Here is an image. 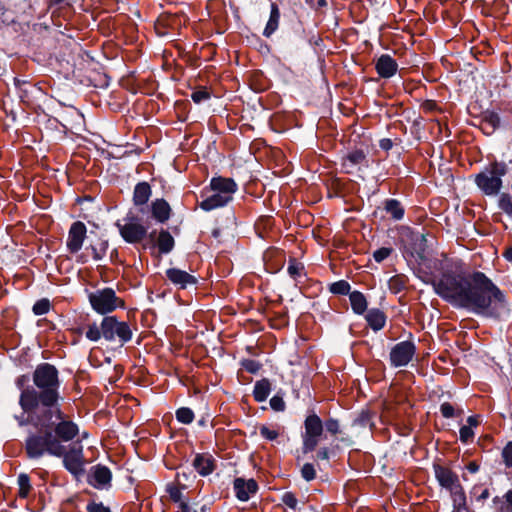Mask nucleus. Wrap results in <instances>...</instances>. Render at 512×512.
I'll use <instances>...</instances> for the list:
<instances>
[{"label":"nucleus","mask_w":512,"mask_h":512,"mask_svg":"<svg viewBox=\"0 0 512 512\" xmlns=\"http://www.w3.org/2000/svg\"><path fill=\"white\" fill-rule=\"evenodd\" d=\"M468 427L473 428L477 427L480 424L478 415H471L467 418Z\"/></svg>","instance_id":"obj_64"},{"label":"nucleus","mask_w":512,"mask_h":512,"mask_svg":"<svg viewBox=\"0 0 512 512\" xmlns=\"http://www.w3.org/2000/svg\"><path fill=\"white\" fill-rule=\"evenodd\" d=\"M232 200L233 196H224L217 192H213L212 195L204 198L198 205L202 210L209 212L214 209L226 206Z\"/></svg>","instance_id":"obj_24"},{"label":"nucleus","mask_w":512,"mask_h":512,"mask_svg":"<svg viewBox=\"0 0 512 512\" xmlns=\"http://www.w3.org/2000/svg\"><path fill=\"white\" fill-rule=\"evenodd\" d=\"M175 417L178 422L189 425L194 421L195 415L191 408L180 407L175 411Z\"/></svg>","instance_id":"obj_38"},{"label":"nucleus","mask_w":512,"mask_h":512,"mask_svg":"<svg viewBox=\"0 0 512 512\" xmlns=\"http://www.w3.org/2000/svg\"><path fill=\"white\" fill-rule=\"evenodd\" d=\"M87 512H111L110 508L105 506L102 502L90 501L86 506Z\"/></svg>","instance_id":"obj_56"},{"label":"nucleus","mask_w":512,"mask_h":512,"mask_svg":"<svg viewBox=\"0 0 512 512\" xmlns=\"http://www.w3.org/2000/svg\"><path fill=\"white\" fill-rule=\"evenodd\" d=\"M305 267L301 262H298L295 258L291 257L288 262L287 272L291 278L297 280L302 275H305Z\"/></svg>","instance_id":"obj_37"},{"label":"nucleus","mask_w":512,"mask_h":512,"mask_svg":"<svg viewBox=\"0 0 512 512\" xmlns=\"http://www.w3.org/2000/svg\"><path fill=\"white\" fill-rule=\"evenodd\" d=\"M276 320L279 322V325L276 326V325L272 324L271 326L273 328H280L281 326L288 325L287 311H285L283 313H277L276 314Z\"/></svg>","instance_id":"obj_58"},{"label":"nucleus","mask_w":512,"mask_h":512,"mask_svg":"<svg viewBox=\"0 0 512 512\" xmlns=\"http://www.w3.org/2000/svg\"><path fill=\"white\" fill-rule=\"evenodd\" d=\"M260 435L269 441H273L278 438L279 433L276 430H272V429L268 428L267 426L262 425L260 427Z\"/></svg>","instance_id":"obj_57"},{"label":"nucleus","mask_w":512,"mask_h":512,"mask_svg":"<svg viewBox=\"0 0 512 512\" xmlns=\"http://www.w3.org/2000/svg\"><path fill=\"white\" fill-rule=\"evenodd\" d=\"M87 235L86 225L82 221H75L71 224L66 241L67 250L71 254L79 252Z\"/></svg>","instance_id":"obj_13"},{"label":"nucleus","mask_w":512,"mask_h":512,"mask_svg":"<svg viewBox=\"0 0 512 512\" xmlns=\"http://www.w3.org/2000/svg\"><path fill=\"white\" fill-rule=\"evenodd\" d=\"M367 325L375 332L380 331L386 325L387 316L379 308H371L365 314Z\"/></svg>","instance_id":"obj_25"},{"label":"nucleus","mask_w":512,"mask_h":512,"mask_svg":"<svg viewBox=\"0 0 512 512\" xmlns=\"http://www.w3.org/2000/svg\"><path fill=\"white\" fill-rule=\"evenodd\" d=\"M349 300L352 311L356 315H364L368 310V301L366 296L358 290H354L349 294Z\"/></svg>","instance_id":"obj_26"},{"label":"nucleus","mask_w":512,"mask_h":512,"mask_svg":"<svg viewBox=\"0 0 512 512\" xmlns=\"http://www.w3.org/2000/svg\"><path fill=\"white\" fill-rule=\"evenodd\" d=\"M233 489L235 496L240 501H248L250 497L257 493L259 486L255 479L250 478L248 480L237 477L233 481Z\"/></svg>","instance_id":"obj_16"},{"label":"nucleus","mask_w":512,"mask_h":512,"mask_svg":"<svg viewBox=\"0 0 512 512\" xmlns=\"http://www.w3.org/2000/svg\"><path fill=\"white\" fill-rule=\"evenodd\" d=\"M360 166L366 168L369 166L367 153L363 149H352L342 157V167L345 169L346 173H352L355 167L360 168Z\"/></svg>","instance_id":"obj_18"},{"label":"nucleus","mask_w":512,"mask_h":512,"mask_svg":"<svg viewBox=\"0 0 512 512\" xmlns=\"http://www.w3.org/2000/svg\"><path fill=\"white\" fill-rule=\"evenodd\" d=\"M126 220L130 222L121 224L119 221L116 222V227L119 230L120 236L123 240L129 244H136L142 242L148 234V229L140 223L134 221L137 220L136 216H130L127 214Z\"/></svg>","instance_id":"obj_9"},{"label":"nucleus","mask_w":512,"mask_h":512,"mask_svg":"<svg viewBox=\"0 0 512 512\" xmlns=\"http://www.w3.org/2000/svg\"><path fill=\"white\" fill-rule=\"evenodd\" d=\"M209 189L224 196H233L238 190V184L233 178L214 176L210 180Z\"/></svg>","instance_id":"obj_19"},{"label":"nucleus","mask_w":512,"mask_h":512,"mask_svg":"<svg viewBox=\"0 0 512 512\" xmlns=\"http://www.w3.org/2000/svg\"><path fill=\"white\" fill-rule=\"evenodd\" d=\"M281 501L294 511L298 509V499L296 498V495L291 491L285 492L281 497Z\"/></svg>","instance_id":"obj_49"},{"label":"nucleus","mask_w":512,"mask_h":512,"mask_svg":"<svg viewBox=\"0 0 512 512\" xmlns=\"http://www.w3.org/2000/svg\"><path fill=\"white\" fill-rule=\"evenodd\" d=\"M304 432L302 433V452H313L318 446L324 433V422L314 410L309 411L304 419Z\"/></svg>","instance_id":"obj_7"},{"label":"nucleus","mask_w":512,"mask_h":512,"mask_svg":"<svg viewBox=\"0 0 512 512\" xmlns=\"http://www.w3.org/2000/svg\"><path fill=\"white\" fill-rule=\"evenodd\" d=\"M384 210L387 214H389L394 220H401L404 217L405 209L401 202L394 198H389L384 201Z\"/></svg>","instance_id":"obj_30"},{"label":"nucleus","mask_w":512,"mask_h":512,"mask_svg":"<svg viewBox=\"0 0 512 512\" xmlns=\"http://www.w3.org/2000/svg\"><path fill=\"white\" fill-rule=\"evenodd\" d=\"M182 488H186L185 485H182ZM167 492L169 494V497L170 499L175 502V503H178V505L180 504V502H184L182 500V492H181V487H178V486H168L167 487Z\"/></svg>","instance_id":"obj_52"},{"label":"nucleus","mask_w":512,"mask_h":512,"mask_svg":"<svg viewBox=\"0 0 512 512\" xmlns=\"http://www.w3.org/2000/svg\"><path fill=\"white\" fill-rule=\"evenodd\" d=\"M498 207L512 218V197L509 193H502L498 199Z\"/></svg>","instance_id":"obj_40"},{"label":"nucleus","mask_w":512,"mask_h":512,"mask_svg":"<svg viewBox=\"0 0 512 512\" xmlns=\"http://www.w3.org/2000/svg\"><path fill=\"white\" fill-rule=\"evenodd\" d=\"M393 145L394 142L390 138H382L379 140V147L385 152L390 151Z\"/></svg>","instance_id":"obj_60"},{"label":"nucleus","mask_w":512,"mask_h":512,"mask_svg":"<svg viewBox=\"0 0 512 512\" xmlns=\"http://www.w3.org/2000/svg\"><path fill=\"white\" fill-rule=\"evenodd\" d=\"M41 413H42V409L38 408L37 410H35L33 412H24L22 410V413L20 415L14 416L15 420L17 421V423L20 427L31 424L37 428V431H30L25 439L24 451H25L26 456H27V443H28L29 438L32 435L41 434L46 430L53 431L57 422H59V420H55V418H51L48 422L43 423L41 420H39Z\"/></svg>","instance_id":"obj_8"},{"label":"nucleus","mask_w":512,"mask_h":512,"mask_svg":"<svg viewBox=\"0 0 512 512\" xmlns=\"http://www.w3.org/2000/svg\"><path fill=\"white\" fill-rule=\"evenodd\" d=\"M13 82L16 90H19L21 87H30L29 81L20 79L18 77H14Z\"/></svg>","instance_id":"obj_62"},{"label":"nucleus","mask_w":512,"mask_h":512,"mask_svg":"<svg viewBox=\"0 0 512 512\" xmlns=\"http://www.w3.org/2000/svg\"><path fill=\"white\" fill-rule=\"evenodd\" d=\"M29 374H22L15 379V385L20 390L18 404L24 412H33L38 409V403H35L28 392V389L35 388V385H30Z\"/></svg>","instance_id":"obj_11"},{"label":"nucleus","mask_w":512,"mask_h":512,"mask_svg":"<svg viewBox=\"0 0 512 512\" xmlns=\"http://www.w3.org/2000/svg\"><path fill=\"white\" fill-rule=\"evenodd\" d=\"M440 278L421 277L433 287L435 294L454 307L466 309L476 315L492 319L509 316L505 293L484 273L464 271L460 261L437 260Z\"/></svg>","instance_id":"obj_1"},{"label":"nucleus","mask_w":512,"mask_h":512,"mask_svg":"<svg viewBox=\"0 0 512 512\" xmlns=\"http://www.w3.org/2000/svg\"><path fill=\"white\" fill-rule=\"evenodd\" d=\"M109 247L107 239L99 238L96 243H90L86 249H90L93 259L99 261L104 258Z\"/></svg>","instance_id":"obj_32"},{"label":"nucleus","mask_w":512,"mask_h":512,"mask_svg":"<svg viewBox=\"0 0 512 512\" xmlns=\"http://www.w3.org/2000/svg\"><path fill=\"white\" fill-rule=\"evenodd\" d=\"M433 471L439 485L449 492L453 491L454 488H457V486L461 484L459 476L446 466L433 463Z\"/></svg>","instance_id":"obj_15"},{"label":"nucleus","mask_w":512,"mask_h":512,"mask_svg":"<svg viewBox=\"0 0 512 512\" xmlns=\"http://www.w3.org/2000/svg\"><path fill=\"white\" fill-rule=\"evenodd\" d=\"M209 507L204 504L199 509L193 508L188 502H180L177 512H208Z\"/></svg>","instance_id":"obj_54"},{"label":"nucleus","mask_w":512,"mask_h":512,"mask_svg":"<svg viewBox=\"0 0 512 512\" xmlns=\"http://www.w3.org/2000/svg\"><path fill=\"white\" fill-rule=\"evenodd\" d=\"M301 477L307 481L310 482L316 478V469L314 464L312 463H305L301 468Z\"/></svg>","instance_id":"obj_47"},{"label":"nucleus","mask_w":512,"mask_h":512,"mask_svg":"<svg viewBox=\"0 0 512 512\" xmlns=\"http://www.w3.org/2000/svg\"><path fill=\"white\" fill-rule=\"evenodd\" d=\"M372 418L373 413L369 409H363L353 419L352 426L360 428L373 427L374 423Z\"/></svg>","instance_id":"obj_33"},{"label":"nucleus","mask_w":512,"mask_h":512,"mask_svg":"<svg viewBox=\"0 0 512 512\" xmlns=\"http://www.w3.org/2000/svg\"><path fill=\"white\" fill-rule=\"evenodd\" d=\"M454 507L457 510L466 509V494L463 486L460 484L453 491H450Z\"/></svg>","instance_id":"obj_36"},{"label":"nucleus","mask_w":512,"mask_h":512,"mask_svg":"<svg viewBox=\"0 0 512 512\" xmlns=\"http://www.w3.org/2000/svg\"><path fill=\"white\" fill-rule=\"evenodd\" d=\"M17 482L19 485L18 496L22 499H26L32 490L29 475L26 473H20L18 475Z\"/></svg>","instance_id":"obj_34"},{"label":"nucleus","mask_w":512,"mask_h":512,"mask_svg":"<svg viewBox=\"0 0 512 512\" xmlns=\"http://www.w3.org/2000/svg\"><path fill=\"white\" fill-rule=\"evenodd\" d=\"M270 406L276 412H283V411H285L286 403H285V401L283 399V394H280L279 392L276 393L270 399Z\"/></svg>","instance_id":"obj_48"},{"label":"nucleus","mask_w":512,"mask_h":512,"mask_svg":"<svg viewBox=\"0 0 512 512\" xmlns=\"http://www.w3.org/2000/svg\"><path fill=\"white\" fill-rule=\"evenodd\" d=\"M48 9H65L73 6L76 0H45Z\"/></svg>","instance_id":"obj_50"},{"label":"nucleus","mask_w":512,"mask_h":512,"mask_svg":"<svg viewBox=\"0 0 512 512\" xmlns=\"http://www.w3.org/2000/svg\"><path fill=\"white\" fill-rule=\"evenodd\" d=\"M270 16L263 30V36L266 38L271 37L272 34L278 29L280 21V9L275 2L270 5Z\"/></svg>","instance_id":"obj_27"},{"label":"nucleus","mask_w":512,"mask_h":512,"mask_svg":"<svg viewBox=\"0 0 512 512\" xmlns=\"http://www.w3.org/2000/svg\"><path fill=\"white\" fill-rule=\"evenodd\" d=\"M86 77L89 84L95 88L105 89L110 84V77L105 72L96 69L88 71Z\"/></svg>","instance_id":"obj_31"},{"label":"nucleus","mask_w":512,"mask_h":512,"mask_svg":"<svg viewBox=\"0 0 512 512\" xmlns=\"http://www.w3.org/2000/svg\"><path fill=\"white\" fill-rule=\"evenodd\" d=\"M406 277L404 275H395L390 278L389 286L394 293H399L406 288Z\"/></svg>","instance_id":"obj_42"},{"label":"nucleus","mask_w":512,"mask_h":512,"mask_svg":"<svg viewBox=\"0 0 512 512\" xmlns=\"http://www.w3.org/2000/svg\"><path fill=\"white\" fill-rule=\"evenodd\" d=\"M481 124L483 130L486 131L487 134H492L495 130H497L500 127L501 119L497 112L486 111L483 115Z\"/></svg>","instance_id":"obj_29"},{"label":"nucleus","mask_w":512,"mask_h":512,"mask_svg":"<svg viewBox=\"0 0 512 512\" xmlns=\"http://www.w3.org/2000/svg\"><path fill=\"white\" fill-rule=\"evenodd\" d=\"M167 279L178 286L180 289H186L188 286L196 285L198 280L195 276L179 268H169L166 270Z\"/></svg>","instance_id":"obj_20"},{"label":"nucleus","mask_w":512,"mask_h":512,"mask_svg":"<svg viewBox=\"0 0 512 512\" xmlns=\"http://www.w3.org/2000/svg\"><path fill=\"white\" fill-rule=\"evenodd\" d=\"M88 340L98 342L103 338L107 342L118 341L120 346H124L133 338V329L126 321H120L117 316H105L100 325L95 322L88 325L85 333Z\"/></svg>","instance_id":"obj_4"},{"label":"nucleus","mask_w":512,"mask_h":512,"mask_svg":"<svg viewBox=\"0 0 512 512\" xmlns=\"http://www.w3.org/2000/svg\"><path fill=\"white\" fill-rule=\"evenodd\" d=\"M328 290L330 293L334 295H348L351 293V285L346 280H338L336 282H333L329 284Z\"/></svg>","instance_id":"obj_35"},{"label":"nucleus","mask_w":512,"mask_h":512,"mask_svg":"<svg viewBox=\"0 0 512 512\" xmlns=\"http://www.w3.org/2000/svg\"><path fill=\"white\" fill-rule=\"evenodd\" d=\"M5 14H6V9H5L4 5L0 2V21L7 25L15 22L14 19H9L8 17H6Z\"/></svg>","instance_id":"obj_61"},{"label":"nucleus","mask_w":512,"mask_h":512,"mask_svg":"<svg viewBox=\"0 0 512 512\" xmlns=\"http://www.w3.org/2000/svg\"><path fill=\"white\" fill-rule=\"evenodd\" d=\"M392 252V247H381L373 252V258L377 263H381L387 259L392 254Z\"/></svg>","instance_id":"obj_51"},{"label":"nucleus","mask_w":512,"mask_h":512,"mask_svg":"<svg viewBox=\"0 0 512 512\" xmlns=\"http://www.w3.org/2000/svg\"><path fill=\"white\" fill-rule=\"evenodd\" d=\"M152 196V187L147 181L138 182L133 190V205L142 214L146 212V206Z\"/></svg>","instance_id":"obj_17"},{"label":"nucleus","mask_w":512,"mask_h":512,"mask_svg":"<svg viewBox=\"0 0 512 512\" xmlns=\"http://www.w3.org/2000/svg\"><path fill=\"white\" fill-rule=\"evenodd\" d=\"M324 430L331 434L332 436H336L341 433L340 422L336 418H328L324 421Z\"/></svg>","instance_id":"obj_44"},{"label":"nucleus","mask_w":512,"mask_h":512,"mask_svg":"<svg viewBox=\"0 0 512 512\" xmlns=\"http://www.w3.org/2000/svg\"><path fill=\"white\" fill-rule=\"evenodd\" d=\"M211 98V93L207 90L206 87H201L198 90H195L191 93V99L194 103L200 104L205 100Z\"/></svg>","instance_id":"obj_46"},{"label":"nucleus","mask_w":512,"mask_h":512,"mask_svg":"<svg viewBox=\"0 0 512 512\" xmlns=\"http://www.w3.org/2000/svg\"><path fill=\"white\" fill-rule=\"evenodd\" d=\"M416 353V346L412 341L406 340L392 347L389 358L393 367H404L409 364Z\"/></svg>","instance_id":"obj_10"},{"label":"nucleus","mask_w":512,"mask_h":512,"mask_svg":"<svg viewBox=\"0 0 512 512\" xmlns=\"http://www.w3.org/2000/svg\"><path fill=\"white\" fill-rule=\"evenodd\" d=\"M151 217L158 223H166L172 214L170 204L164 198H156L150 204Z\"/></svg>","instance_id":"obj_22"},{"label":"nucleus","mask_w":512,"mask_h":512,"mask_svg":"<svg viewBox=\"0 0 512 512\" xmlns=\"http://www.w3.org/2000/svg\"><path fill=\"white\" fill-rule=\"evenodd\" d=\"M501 456L506 468H512V441H509L502 449Z\"/></svg>","instance_id":"obj_53"},{"label":"nucleus","mask_w":512,"mask_h":512,"mask_svg":"<svg viewBox=\"0 0 512 512\" xmlns=\"http://www.w3.org/2000/svg\"><path fill=\"white\" fill-rule=\"evenodd\" d=\"M240 365L251 374H257L262 368V364L260 362L248 358L242 359L240 361Z\"/></svg>","instance_id":"obj_45"},{"label":"nucleus","mask_w":512,"mask_h":512,"mask_svg":"<svg viewBox=\"0 0 512 512\" xmlns=\"http://www.w3.org/2000/svg\"><path fill=\"white\" fill-rule=\"evenodd\" d=\"M460 434V441L464 444H467L469 441H471L474 438V431L472 428L464 425L459 430Z\"/></svg>","instance_id":"obj_55"},{"label":"nucleus","mask_w":512,"mask_h":512,"mask_svg":"<svg viewBox=\"0 0 512 512\" xmlns=\"http://www.w3.org/2000/svg\"><path fill=\"white\" fill-rule=\"evenodd\" d=\"M51 308L50 300L47 298H41L35 302L32 307V311L35 315L40 316L47 314Z\"/></svg>","instance_id":"obj_43"},{"label":"nucleus","mask_w":512,"mask_h":512,"mask_svg":"<svg viewBox=\"0 0 512 512\" xmlns=\"http://www.w3.org/2000/svg\"><path fill=\"white\" fill-rule=\"evenodd\" d=\"M440 412L444 418L449 419V418L461 417L463 414V409H461V408L455 409V407L451 403L443 402L440 405Z\"/></svg>","instance_id":"obj_39"},{"label":"nucleus","mask_w":512,"mask_h":512,"mask_svg":"<svg viewBox=\"0 0 512 512\" xmlns=\"http://www.w3.org/2000/svg\"><path fill=\"white\" fill-rule=\"evenodd\" d=\"M37 90L36 86L30 83V87H21L17 94L22 103L29 105L33 100V92Z\"/></svg>","instance_id":"obj_41"},{"label":"nucleus","mask_w":512,"mask_h":512,"mask_svg":"<svg viewBox=\"0 0 512 512\" xmlns=\"http://www.w3.org/2000/svg\"><path fill=\"white\" fill-rule=\"evenodd\" d=\"M175 247V239L167 229H160L155 243L151 244L150 253L152 257L161 258L169 254Z\"/></svg>","instance_id":"obj_14"},{"label":"nucleus","mask_w":512,"mask_h":512,"mask_svg":"<svg viewBox=\"0 0 512 512\" xmlns=\"http://www.w3.org/2000/svg\"><path fill=\"white\" fill-rule=\"evenodd\" d=\"M32 381L36 387L28 389V392L38 408L42 409L39 420L43 423L51 418L61 420L68 418L61 409L62 399L60 389L59 371L55 365L43 362L36 366L32 374Z\"/></svg>","instance_id":"obj_3"},{"label":"nucleus","mask_w":512,"mask_h":512,"mask_svg":"<svg viewBox=\"0 0 512 512\" xmlns=\"http://www.w3.org/2000/svg\"><path fill=\"white\" fill-rule=\"evenodd\" d=\"M78 433L79 427L74 421L68 418L61 419L53 431L46 430L29 438L27 458L38 460L45 455L61 458L63 467L76 481H80L86 472L83 446L79 441L68 446L63 445L64 442L72 441Z\"/></svg>","instance_id":"obj_2"},{"label":"nucleus","mask_w":512,"mask_h":512,"mask_svg":"<svg viewBox=\"0 0 512 512\" xmlns=\"http://www.w3.org/2000/svg\"><path fill=\"white\" fill-rule=\"evenodd\" d=\"M375 70L379 77L389 79L398 71V64L389 54H382L375 62Z\"/></svg>","instance_id":"obj_21"},{"label":"nucleus","mask_w":512,"mask_h":512,"mask_svg":"<svg viewBox=\"0 0 512 512\" xmlns=\"http://www.w3.org/2000/svg\"><path fill=\"white\" fill-rule=\"evenodd\" d=\"M330 458V450L328 447H321L316 452L317 460H329Z\"/></svg>","instance_id":"obj_59"},{"label":"nucleus","mask_w":512,"mask_h":512,"mask_svg":"<svg viewBox=\"0 0 512 512\" xmlns=\"http://www.w3.org/2000/svg\"><path fill=\"white\" fill-rule=\"evenodd\" d=\"M192 465L201 476L205 477L216 469V460L209 453H197Z\"/></svg>","instance_id":"obj_23"},{"label":"nucleus","mask_w":512,"mask_h":512,"mask_svg":"<svg viewBox=\"0 0 512 512\" xmlns=\"http://www.w3.org/2000/svg\"><path fill=\"white\" fill-rule=\"evenodd\" d=\"M92 309L99 315L110 316L117 308H124L125 302L116 295L114 289L105 287L88 294Z\"/></svg>","instance_id":"obj_6"},{"label":"nucleus","mask_w":512,"mask_h":512,"mask_svg":"<svg viewBox=\"0 0 512 512\" xmlns=\"http://www.w3.org/2000/svg\"><path fill=\"white\" fill-rule=\"evenodd\" d=\"M271 390V382L268 378H262L256 381L252 393L254 400L258 403L266 401Z\"/></svg>","instance_id":"obj_28"},{"label":"nucleus","mask_w":512,"mask_h":512,"mask_svg":"<svg viewBox=\"0 0 512 512\" xmlns=\"http://www.w3.org/2000/svg\"><path fill=\"white\" fill-rule=\"evenodd\" d=\"M112 471L103 464H97L91 467L87 476V483L98 490L108 489L111 487Z\"/></svg>","instance_id":"obj_12"},{"label":"nucleus","mask_w":512,"mask_h":512,"mask_svg":"<svg viewBox=\"0 0 512 512\" xmlns=\"http://www.w3.org/2000/svg\"><path fill=\"white\" fill-rule=\"evenodd\" d=\"M508 173V165L504 161L494 160L474 176L477 188L486 196H496L503 187L502 177Z\"/></svg>","instance_id":"obj_5"},{"label":"nucleus","mask_w":512,"mask_h":512,"mask_svg":"<svg viewBox=\"0 0 512 512\" xmlns=\"http://www.w3.org/2000/svg\"><path fill=\"white\" fill-rule=\"evenodd\" d=\"M310 45L320 46L323 42L322 38L318 34L312 33L308 39Z\"/></svg>","instance_id":"obj_63"}]
</instances>
